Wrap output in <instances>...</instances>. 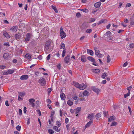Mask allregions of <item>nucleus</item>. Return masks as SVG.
I'll use <instances>...</instances> for the list:
<instances>
[{
    "label": "nucleus",
    "instance_id": "obj_1",
    "mask_svg": "<svg viewBox=\"0 0 134 134\" xmlns=\"http://www.w3.org/2000/svg\"><path fill=\"white\" fill-rule=\"evenodd\" d=\"M53 49V47L51 45V42L49 41H47L45 44L44 50L45 52L47 53L51 52Z\"/></svg>",
    "mask_w": 134,
    "mask_h": 134
},
{
    "label": "nucleus",
    "instance_id": "obj_2",
    "mask_svg": "<svg viewBox=\"0 0 134 134\" xmlns=\"http://www.w3.org/2000/svg\"><path fill=\"white\" fill-rule=\"evenodd\" d=\"M38 82L42 86H44L46 84V82L45 79L43 77L41 78L38 80Z\"/></svg>",
    "mask_w": 134,
    "mask_h": 134
},
{
    "label": "nucleus",
    "instance_id": "obj_3",
    "mask_svg": "<svg viewBox=\"0 0 134 134\" xmlns=\"http://www.w3.org/2000/svg\"><path fill=\"white\" fill-rule=\"evenodd\" d=\"M91 89L97 94H98L100 92V90L95 87H91Z\"/></svg>",
    "mask_w": 134,
    "mask_h": 134
},
{
    "label": "nucleus",
    "instance_id": "obj_4",
    "mask_svg": "<svg viewBox=\"0 0 134 134\" xmlns=\"http://www.w3.org/2000/svg\"><path fill=\"white\" fill-rule=\"evenodd\" d=\"M87 85L86 84L82 83L79 84V88L80 90H83L86 88Z\"/></svg>",
    "mask_w": 134,
    "mask_h": 134
},
{
    "label": "nucleus",
    "instance_id": "obj_5",
    "mask_svg": "<svg viewBox=\"0 0 134 134\" xmlns=\"http://www.w3.org/2000/svg\"><path fill=\"white\" fill-rule=\"evenodd\" d=\"M29 101L30 102V104L31 105L32 107H34L35 106V104L34 102L35 101V100L34 99L32 98L30 99H29Z\"/></svg>",
    "mask_w": 134,
    "mask_h": 134
},
{
    "label": "nucleus",
    "instance_id": "obj_6",
    "mask_svg": "<svg viewBox=\"0 0 134 134\" xmlns=\"http://www.w3.org/2000/svg\"><path fill=\"white\" fill-rule=\"evenodd\" d=\"M94 114H90L88 115V116L87 117V118L88 119H90V121L92 120V121L93 122V120L92 119L94 117Z\"/></svg>",
    "mask_w": 134,
    "mask_h": 134
},
{
    "label": "nucleus",
    "instance_id": "obj_7",
    "mask_svg": "<svg viewBox=\"0 0 134 134\" xmlns=\"http://www.w3.org/2000/svg\"><path fill=\"white\" fill-rule=\"evenodd\" d=\"M26 37L25 38V42L28 41L30 38L31 34L30 33H28L26 35Z\"/></svg>",
    "mask_w": 134,
    "mask_h": 134
},
{
    "label": "nucleus",
    "instance_id": "obj_8",
    "mask_svg": "<svg viewBox=\"0 0 134 134\" xmlns=\"http://www.w3.org/2000/svg\"><path fill=\"white\" fill-rule=\"evenodd\" d=\"M60 33V36L62 39L66 37V34L64 31H62Z\"/></svg>",
    "mask_w": 134,
    "mask_h": 134
},
{
    "label": "nucleus",
    "instance_id": "obj_9",
    "mask_svg": "<svg viewBox=\"0 0 134 134\" xmlns=\"http://www.w3.org/2000/svg\"><path fill=\"white\" fill-rule=\"evenodd\" d=\"M87 24L85 23H83L82 25L81 29L82 30H84L88 27Z\"/></svg>",
    "mask_w": 134,
    "mask_h": 134
},
{
    "label": "nucleus",
    "instance_id": "obj_10",
    "mask_svg": "<svg viewBox=\"0 0 134 134\" xmlns=\"http://www.w3.org/2000/svg\"><path fill=\"white\" fill-rule=\"evenodd\" d=\"M29 76L27 75H25L22 76L20 78V79L22 80H25L28 78Z\"/></svg>",
    "mask_w": 134,
    "mask_h": 134
},
{
    "label": "nucleus",
    "instance_id": "obj_11",
    "mask_svg": "<svg viewBox=\"0 0 134 134\" xmlns=\"http://www.w3.org/2000/svg\"><path fill=\"white\" fill-rule=\"evenodd\" d=\"M70 56L69 55H68L64 59V62L67 64H68L69 62V60L70 59L69 57Z\"/></svg>",
    "mask_w": 134,
    "mask_h": 134
},
{
    "label": "nucleus",
    "instance_id": "obj_12",
    "mask_svg": "<svg viewBox=\"0 0 134 134\" xmlns=\"http://www.w3.org/2000/svg\"><path fill=\"white\" fill-rule=\"evenodd\" d=\"M18 29L17 26H13L10 29V30L12 32H16L17 31Z\"/></svg>",
    "mask_w": 134,
    "mask_h": 134
},
{
    "label": "nucleus",
    "instance_id": "obj_13",
    "mask_svg": "<svg viewBox=\"0 0 134 134\" xmlns=\"http://www.w3.org/2000/svg\"><path fill=\"white\" fill-rule=\"evenodd\" d=\"M21 33H18V34H16L15 35V37L16 39L17 40L18 39H19L21 37Z\"/></svg>",
    "mask_w": 134,
    "mask_h": 134
},
{
    "label": "nucleus",
    "instance_id": "obj_14",
    "mask_svg": "<svg viewBox=\"0 0 134 134\" xmlns=\"http://www.w3.org/2000/svg\"><path fill=\"white\" fill-rule=\"evenodd\" d=\"M81 108L80 107H78L76 109H75L74 110V112L75 113V114L78 113L81 110Z\"/></svg>",
    "mask_w": 134,
    "mask_h": 134
},
{
    "label": "nucleus",
    "instance_id": "obj_15",
    "mask_svg": "<svg viewBox=\"0 0 134 134\" xmlns=\"http://www.w3.org/2000/svg\"><path fill=\"white\" fill-rule=\"evenodd\" d=\"M111 32L109 31H108L104 35V36H107L108 38H109L110 37L111 35Z\"/></svg>",
    "mask_w": 134,
    "mask_h": 134
},
{
    "label": "nucleus",
    "instance_id": "obj_16",
    "mask_svg": "<svg viewBox=\"0 0 134 134\" xmlns=\"http://www.w3.org/2000/svg\"><path fill=\"white\" fill-rule=\"evenodd\" d=\"M4 58L5 59H7L9 56V54L8 53H4L3 55Z\"/></svg>",
    "mask_w": 134,
    "mask_h": 134
},
{
    "label": "nucleus",
    "instance_id": "obj_17",
    "mask_svg": "<svg viewBox=\"0 0 134 134\" xmlns=\"http://www.w3.org/2000/svg\"><path fill=\"white\" fill-rule=\"evenodd\" d=\"M116 118L115 116H110L109 118L108 119V121L109 122H110L112 120H115Z\"/></svg>",
    "mask_w": 134,
    "mask_h": 134
},
{
    "label": "nucleus",
    "instance_id": "obj_18",
    "mask_svg": "<svg viewBox=\"0 0 134 134\" xmlns=\"http://www.w3.org/2000/svg\"><path fill=\"white\" fill-rule=\"evenodd\" d=\"M81 60L83 62H86L87 60L86 59V57L85 55H83L81 56Z\"/></svg>",
    "mask_w": 134,
    "mask_h": 134
},
{
    "label": "nucleus",
    "instance_id": "obj_19",
    "mask_svg": "<svg viewBox=\"0 0 134 134\" xmlns=\"http://www.w3.org/2000/svg\"><path fill=\"white\" fill-rule=\"evenodd\" d=\"M87 59L91 61L93 63H95V60L94 59L91 57H87Z\"/></svg>",
    "mask_w": 134,
    "mask_h": 134
},
{
    "label": "nucleus",
    "instance_id": "obj_20",
    "mask_svg": "<svg viewBox=\"0 0 134 134\" xmlns=\"http://www.w3.org/2000/svg\"><path fill=\"white\" fill-rule=\"evenodd\" d=\"M101 5V3L100 2H97L94 5V6L96 8L99 7Z\"/></svg>",
    "mask_w": 134,
    "mask_h": 134
},
{
    "label": "nucleus",
    "instance_id": "obj_21",
    "mask_svg": "<svg viewBox=\"0 0 134 134\" xmlns=\"http://www.w3.org/2000/svg\"><path fill=\"white\" fill-rule=\"evenodd\" d=\"M3 34L6 37L9 38L10 37V36L6 32H4Z\"/></svg>",
    "mask_w": 134,
    "mask_h": 134
},
{
    "label": "nucleus",
    "instance_id": "obj_22",
    "mask_svg": "<svg viewBox=\"0 0 134 134\" xmlns=\"http://www.w3.org/2000/svg\"><path fill=\"white\" fill-rule=\"evenodd\" d=\"M61 98L62 99L64 100L65 98V94L63 93H62L60 95Z\"/></svg>",
    "mask_w": 134,
    "mask_h": 134
},
{
    "label": "nucleus",
    "instance_id": "obj_23",
    "mask_svg": "<svg viewBox=\"0 0 134 134\" xmlns=\"http://www.w3.org/2000/svg\"><path fill=\"white\" fill-rule=\"evenodd\" d=\"M89 93V92H88L87 91L85 90L84 91L83 93V96H88Z\"/></svg>",
    "mask_w": 134,
    "mask_h": 134
},
{
    "label": "nucleus",
    "instance_id": "obj_24",
    "mask_svg": "<svg viewBox=\"0 0 134 134\" xmlns=\"http://www.w3.org/2000/svg\"><path fill=\"white\" fill-rule=\"evenodd\" d=\"M93 122L92 121H90L89 122H87L86 125H85V127L86 128L87 127H89L91 125V123Z\"/></svg>",
    "mask_w": 134,
    "mask_h": 134
},
{
    "label": "nucleus",
    "instance_id": "obj_25",
    "mask_svg": "<svg viewBox=\"0 0 134 134\" xmlns=\"http://www.w3.org/2000/svg\"><path fill=\"white\" fill-rule=\"evenodd\" d=\"M53 129L54 130L57 131V132H59L60 131V130L58 129V127L56 126H54L53 127Z\"/></svg>",
    "mask_w": 134,
    "mask_h": 134
},
{
    "label": "nucleus",
    "instance_id": "obj_26",
    "mask_svg": "<svg viewBox=\"0 0 134 134\" xmlns=\"http://www.w3.org/2000/svg\"><path fill=\"white\" fill-rule=\"evenodd\" d=\"M101 116V115L100 113H98L96 115V119L98 120L99 119Z\"/></svg>",
    "mask_w": 134,
    "mask_h": 134
},
{
    "label": "nucleus",
    "instance_id": "obj_27",
    "mask_svg": "<svg viewBox=\"0 0 134 134\" xmlns=\"http://www.w3.org/2000/svg\"><path fill=\"white\" fill-rule=\"evenodd\" d=\"M94 50H95V53L96 55L98 54V53H99L100 52L99 50L96 47H95L94 48Z\"/></svg>",
    "mask_w": 134,
    "mask_h": 134
},
{
    "label": "nucleus",
    "instance_id": "obj_28",
    "mask_svg": "<svg viewBox=\"0 0 134 134\" xmlns=\"http://www.w3.org/2000/svg\"><path fill=\"white\" fill-rule=\"evenodd\" d=\"M73 85L76 87L79 88V84L77 82H73Z\"/></svg>",
    "mask_w": 134,
    "mask_h": 134
},
{
    "label": "nucleus",
    "instance_id": "obj_29",
    "mask_svg": "<svg viewBox=\"0 0 134 134\" xmlns=\"http://www.w3.org/2000/svg\"><path fill=\"white\" fill-rule=\"evenodd\" d=\"M105 21H106V19H103L99 21V23H98L97 24H98V25H99L100 24L103 23H104L105 22Z\"/></svg>",
    "mask_w": 134,
    "mask_h": 134
},
{
    "label": "nucleus",
    "instance_id": "obj_30",
    "mask_svg": "<svg viewBox=\"0 0 134 134\" xmlns=\"http://www.w3.org/2000/svg\"><path fill=\"white\" fill-rule=\"evenodd\" d=\"M87 52L90 53L91 55H92L93 54V52L91 50L87 49Z\"/></svg>",
    "mask_w": 134,
    "mask_h": 134
},
{
    "label": "nucleus",
    "instance_id": "obj_31",
    "mask_svg": "<svg viewBox=\"0 0 134 134\" xmlns=\"http://www.w3.org/2000/svg\"><path fill=\"white\" fill-rule=\"evenodd\" d=\"M25 56L26 58L29 59H30L31 58V56L29 55L28 53H26Z\"/></svg>",
    "mask_w": 134,
    "mask_h": 134
},
{
    "label": "nucleus",
    "instance_id": "obj_32",
    "mask_svg": "<svg viewBox=\"0 0 134 134\" xmlns=\"http://www.w3.org/2000/svg\"><path fill=\"white\" fill-rule=\"evenodd\" d=\"M69 106H71L73 105V102L70 100H68L67 102Z\"/></svg>",
    "mask_w": 134,
    "mask_h": 134
},
{
    "label": "nucleus",
    "instance_id": "obj_33",
    "mask_svg": "<svg viewBox=\"0 0 134 134\" xmlns=\"http://www.w3.org/2000/svg\"><path fill=\"white\" fill-rule=\"evenodd\" d=\"M78 10H80V9L83 12L86 13H87L88 12V9H78Z\"/></svg>",
    "mask_w": 134,
    "mask_h": 134
},
{
    "label": "nucleus",
    "instance_id": "obj_34",
    "mask_svg": "<svg viewBox=\"0 0 134 134\" xmlns=\"http://www.w3.org/2000/svg\"><path fill=\"white\" fill-rule=\"evenodd\" d=\"M107 62L108 63H109L111 60V58L110 57L109 55H108L107 57Z\"/></svg>",
    "mask_w": 134,
    "mask_h": 134
},
{
    "label": "nucleus",
    "instance_id": "obj_35",
    "mask_svg": "<svg viewBox=\"0 0 134 134\" xmlns=\"http://www.w3.org/2000/svg\"><path fill=\"white\" fill-rule=\"evenodd\" d=\"M93 72H95L96 73H99L100 71V70L99 69H94L93 70Z\"/></svg>",
    "mask_w": 134,
    "mask_h": 134
},
{
    "label": "nucleus",
    "instance_id": "obj_36",
    "mask_svg": "<svg viewBox=\"0 0 134 134\" xmlns=\"http://www.w3.org/2000/svg\"><path fill=\"white\" fill-rule=\"evenodd\" d=\"M130 48L128 49L129 50L131 49V48H132L134 47V43H132L129 45Z\"/></svg>",
    "mask_w": 134,
    "mask_h": 134
},
{
    "label": "nucleus",
    "instance_id": "obj_37",
    "mask_svg": "<svg viewBox=\"0 0 134 134\" xmlns=\"http://www.w3.org/2000/svg\"><path fill=\"white\" fill-rule=\"evenodd\" d=\"M19 96L21 97H23L24 96L25 94V92H20L19 94Z\"/></svg>",
    "mask_w": 134,
    "mask_h": 134
},
{
    "label": "nucleus",
    "instance_id": "obj_38",
    "mask_svg": "<svg viewBox=\"0 0 134 134\" xmlns=\"http://www.w3.org/2000/svg\"><path fill=\"white\" fill-rule=\"evenodd\" d=\"M60 48L62 49H64L65 47V44L64 43H61Z\"/></svg>",
    "mask_w": 134,
    "mask_h": 134
},
{
    "label": "nucleus",
    "instance_id": "obj_39",
    "mask_svg": "<svg viewBox=\"0 0 134 134\" xmlns=\"http://www.w3.org/2000/svg\"><path fill=\"white\" fill-rule=\"evenodd\" d=\"M129 18L131 20H134V15H133V14H131Z\"/></svg>",
    "mask_w": 134,
    "mask_h": 134
},
{
    "label": "nucleus",
    "instance_id": "obj_40",
    "mask_svg": "<svg viewBox=\"0 0 134 134\" xmlns=\"http://www.w3.org/2000/svg\"><path fill=\"white\" fill-rule=\"evenodd\" d=\"M96 20L95 19L93 18H91L89 20V22L91 23L94 22Z\"/></svg>",
    "mask_w": 134,
    "mask_h": 134
},
{
    "label": "nucleus",
    "instance_id": "obj_41",
    "mask_svg": "<svg viewBox=\"0 0 134 134\" xmlns=\"http://www.w3.org/2000/svg\"><path fill=\"white\" fill-rule=\"evenodd\" d=\"M130 94V91H128V92L126 94H125L124 95V97L125 98H126L127 97L129 96Z\"/></svg>",
    "mask_w": 134,
    "mask_h": 134
},
{
    "label": "nucleus",
    "instance_id": "obj_42",
    "mask_svg": "<svg viewBox=\"0 0 134 134\" xmlns=\"http://www.w3.org/2000/svg\"><path fill=\"white\" fill-rule=\"evenodd\" d=\"M108 112L106 111H104L103 112V114L105 117H107L108 114Z\"/></svg>",
    "mask_w": 134,
    "mask_h": 134
},
{
    "label": "nucleus",
    "instance_id": "obj_43",
    "mask_svg": "<svg viewBox=\"0 0 134 134\" xmlns=\"http://www.w3.org/2000/svg\"><path fill=\"white\" fill-rule=\"evenodd\" d=\"M48 133L51 134H53L54 133V132L52 129H49L48 130Z\"/></svg>",
    "mask_w": 134,
    "mask_h": 134
},
{
    "label": "nucleus",
    "instance_id": "obj_44",
    "mask_svg": "<svg viewBox=\"0 0 134 134\" xmlns=\"http://www.w3.org/2000/svg\"><path fill=\"white\" fill-rule=\"evenodd\" d=\"M66 49H64L63 51V53H62V57H64L65 53H66Z\"/></svg>",
    "mask_w": 134,
    "mask_h": 134
},
{
    "label": "nucleus",
    "instance_id": "obj_45",
    "mask_svg": "<svg viewBox=\"0 0 134 134\" xmlns=\"http://www.w3.org/2000/svg\"><path fill=\"white\" fill-rule=\"evenodd\" d=\"M76 16L77 18H80L81 16V15L79 12H78L76 14Z\"/></svg>",
    "mask_w": 134,
    "mask_h": 134
},
{
    "label": "nucleus",
    "instance_id": "obj_46",
    "mask_svg": "<svg viewBox=\"0 0 134 134\" xmlns=\"http://www.w3.org/2000/svg\"><path fill=\"white\" fill-rule=\"evenodd\" d=\"M92 31V30L91 29H87L86 31V32L88 33H90Z\"/></svg>",
    "mask_w": 134,
    "mask_h": 134
},
{
    "label": "nucleus",
    "instance_id": "obj_47",
    "mask_svg": "<svg viewBox=\"0 0 134 134\" xmlns=\"http://www.w3.org/2000/svg\"><path fill=\"white\" fill-rule=\"evenodd\" d=\"M96 55L99 58H101L102 57V55L100 53H98L96 54Z\"/></svg>",
    "mask_w": 134,
    "mask_h": 134
},
{
    "label": "nucleus",
    "instance_id": "obj_48",
    "mask_svg": "<svg viewBox=\"0 0 134 134\" xmlns=\"http://www.w3.org/2000/svg\"><path fill=\"white\" fill-rule=\"evenodd\" d=\"M117 122L115 121H113L111 125V126H115L117 125Z\"/></svg>",
    "mask_w": 134,
    "mask_h": 134
},
{
    "label": "nucleus",
    "instance_id": "obj_49",
    "mask_svg": "<svg viewBox=\"0 0 134 134\" xmlns=\"http://www.w3.org/2000/svg\"><path fill=\"white\" fill-rule=\"evenodd\" d=\"M56 125L58 126L59 127L61 125V123L59 121H57L56 122Z\"/></svg>",
    "mask_w": 134,
    "mask_h": 134
},
{
    "label": "nucleus",
    "instance_id": "obj_50",
    "mask_svg": "<svg viewBox=\"0 0 134 134\" xmlns=\"http://www.w3.org/2000/svg\"><path fill=\"white\" fill-rule=\"evenodd\" d=\"M21 128V126H20L18 125L16 127V129L18 131H20Z\"/></svg>",
    "mask_w": 134,
    "mask_h": 134
},
{
    "label": "nucleus",
    "instance_id": "obj_51",
    "mask_svg": "<svg viewBox=\"0 0 134 134\" xmlns=\"http://www.w3.org/2000/svg\"><path fill=\"white\" fill-rule=\"evenodd\" d=\"M8 72L9 74H10L13 73L14 72V71L13 70H9L8 71Z\"/></svg>",
    "mask_w": 134,
    "mask_h": 134
},
{
    "label": "nucleus",
    "instance_id": "obj_52",
    "mask_svg": "<svg viewBox=\"0 0 134 134\" xmlns=\"http://www.w3.org/2000/svg\"><path fill=\"white\" fill-rule=\"evenodd\" d=\"M4 45L7 47L9 46V44L8 42L4 43Z\"/></svg>",
    "mask_w": 134,
    "mask_h": 134
},
{
    "label": "nucleus",
    "instance_id": "obj_53",
    "mask_svg": "<svg viewBox=\"0 0 134 134\" xmlns=\"http://www.w3.org/2000/svg\"><path fill=\"white\" fill-rule=\"evenodd\" d=\"M47 102L49 104H51L52 103L51 100L49 99H47L46 100Z\"/></svg>",
    "mask_w": 134,
    "mask_h": 134
},
{
    "label": "nucleus",
    "instance_id": "obj_54",
    "mask_svg": "<svg viewBox=\"0 0 134 134\" xmlns=\"http://www.w3.org/2000/svg\"><path fill=\"white\" fill-rule=\"evenodd\" d=\"M37 112L39 116H41V111L40 110H37Z\"/></svg>",
    "mask_w": 134,
    "mask_h": 134
},
{
    "label": "nucleus",
    "instance_id": "obj_55",
    "mask_svg": "<svg viewBox=\"0 0 134 134\" xmlns=\"http://www.w3.org/2000/svg\"><path fill=\"white\" fill-rule=\"evenodd\" d=\"M51 57L50 54H49L48 55L47 57V59L48 60H49L50 59Z\"/></svg>",
    "mask_w": 134,
    "mask_h": 134
},
{
    "label": "nucleus",
    "instance_id": "obj_56",
    "mask_svg": "<svg viewBox=\"0 0 134 134\" xmlns=\"http://www.w3.org/2000/svg\"><path fill=\"white\" fill-rule=\"evenodd\" d=\"M22 114V110L20 109H19V114L20 115H21Z\"/></svg>",
    "mask_w": 134,
    "mask_h": 134
},
{
    "label": "nucleus",
    "instance_id": "obj_57",
    "mask_svg": "<svg viewBox=\"0 0 134 134\" xmlns=\"http://www.w3.org/2000/svg\"><path fill=\"white\" fill-rule=\"evenodd\" d=\"M105 72H104L103 73V74L102 75V76H101V77L103 79H105Z\"/></svg>",
    "mask_w": 134,
    "mask_h": 134
},
{
    "label": "nucleus",
    "instance_id": "obj_58",
    "mask_svg": "<svg viewBox=\"0 0 134 134\" xmlns=\"http://www.w3.org/2000/svg\"><path fill=\"white\" fill-rule=\"evenodd\" d=\"M6 66L4 65H0V69H3Z\"/></svg>",
    "mask_w": 134,
    "mask_h": 134
},
{
    "label": "nucleus",
    "instance_id": "obj_59",
    "mask_svg": "<svg viewBox=\"0 0 134 134\" xmlns=\"http://www.w3.org/2000/svg\"><path fill=\"white\" fill-rule=\"evenodd\" d=\"M54 114H55L54 111V110L52 111H51V116H53V115Z\"/></svg>",
    "mask_w": 134,
    "mask_h": 134
},
{
    "label": "nucleus",
    "instance_id": "obj_60",
    "mask_svg": "<svg viewBox=\"0 0 134 134\" xmlns=\"http://www.w3.org/2000/svg\"><path fill=\"white\" fill-rule=\"evenodd\" d=\"M65 121L66 124H67L69 121V119L68 118H66L65 119Z\"/></svg>",
    "mask_w": 134,
    "mask_h": 134
},
{
    "label": "nucleus",
    "instance_id": "obj_61",
    "mask_svg": "<svg viewBox=\"0 0 134 134\" xmlns=\"http://www.w3.org/2000/svg\"><path fill=\"white\" fill-rule=\"evenodd\" d=\"M26 107H24V113H25L26 112Z\"/></svg>",
    "mask_w": 134,
    "mask_h": 134
},
{
    "label": "nucleus",
    "instance_id": "obj_62",
    "mask_svg": "<svg viewBox=\"0 0 134 134\" xmlns=\"http://www.w3.org/2000/svg\"><path fill=\"white\" fill-rule=\"evenodd\" d=\"M52 91V89L51 88H50L48 89L47 90V91H48V93H50Z\"/></svg>",
    "mask_w": 134,
    "mask_h": 134
},
{
    "label": "nucleus",
    "instance_id": "obj_63",
    "mask_svg": "<svg viewBox=\"0 0 134 134\" xmlns=\"http://www.w3.org/2000/svg\"><path fill=\"white\" fill-rule=\"evenodd\" d=\"M8 100H6L5 102V104L7 106H9V104L8 103Z\"/></svg>",
    "mask_w": 134,
    "mask_h": 134
},
{
    "label": "nucleus",
    "instance_id": "obj_64",
    "mask_svg": "<svg viewBox=\"0 0 134 134\" xmlns=\"http://www.w3.org/2000/svg\"><path fill=\"white\" fill-rule=\"evenodd\" d=\"M130 25H134V21L131 20V21L130 22Z\"/></svg>",
    "mask_w": 134,
    "mask_h": 134
}]
</instances>
